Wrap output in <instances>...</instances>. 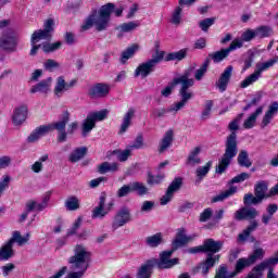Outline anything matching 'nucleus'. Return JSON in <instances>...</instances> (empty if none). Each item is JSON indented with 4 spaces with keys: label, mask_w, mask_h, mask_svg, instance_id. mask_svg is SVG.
<instances>
[{
    "label": "nucleus",
    "mask_w": 278,
    "mask_h": 278,
    "mask_svg": "<svg viewBox=\"0 0 278 278\" xmlns=\"http://www.w3.org/2000/svg\"><path fill=\"white\" fill-rule=\"evenodd\" d=\"M192 73V70L186 71L181 76L174 78V80L165 87L162 91L161 94L162 97H170L173 94V90L175 89V86L180 85L179 89V96L181 100L177 102L175 105V112H179V110H184L190 99L194 97V93L190 91V88L194 86V78H190V75Z\"/></svg>",
    "instance_id": "f257e3e1"
},
{
    "label": "nucleus",
    "mask_w": 278,
    "mask_h": 278,
    "mask_svg": "<svg viewBox=\"0 0 278 278\" xmlns=\"http://www.w3.org/2000/svg\"><path fill=\"white\" fill-rule=\"evenodd\" d=\"M244 116V114H239L237 118H235L230 124H229V129L232 131L226 139V149L225 153L222 156V160L219 161V164L216 168V173L219 175H223L229 167V164H231V160L238 155V135L236 131L240 129V119Z\"/></svg>",
    "instance_id": "f03ea898"
},
{
    "label": "nucleus",
    "mask_w": 278,
    "mask_h": 278,
    "mask_svg": "<svg viewBox=\"0 0 278 278\" xmlns=\"http://www.w3.org/2000/svg\"><path fill=\"white\" fill-rule=\"evenodd\" d=\"M71 121V113L68 111H65L61 115V119L59 122H55L53 124L49 125H42L36 128L39 136L42 138V136H47V134H50V131H53V129H56L59 132L58 136V142H66V125H68V122Z\"/></svg>",
    "instance_id": "7ed1b4c3"
},
{
    "label": "nucleus",
    "mask_w": 278,
    "mask_h": 278,
    "mask_svg": "<svg viewBox=\"0 0 278 278\" xmlns=\"http://www.w3.org/2000/svg\"><path fill=\"white\" fill-rule=\"evenodd\" d=\"M162 60H164V51L160 50V43H156L154 47V53L152 54V58L141 63L135 70V77H142L143 79L146 77H149V75H151V73L155 71V66L160 64Z\"/></svg>",
    "instance_id": "20e7f679"
},
{
    "label": "nucleus",
    "mask_w": 278,
    "mask_h": 278,
    "mask_svg": "<svg viewBox=\"0 0 278 278\" xmlns=\"http://www.w3.org/2000/svg\"><path fill=\"white\" fill-rule=\"evenodd\" d=\"M114 3H106L100 8V10L93 11V23L98 31H105L110 27V21L112 18V12H114Z\"/></svg>",
    "instance_id": "39448f33"
},
{
    "label": "nucleus",
    "mask_w": 278,
    "mask_h": 278,
    "mask_svg": "<svg viewBox=\"0 0 278 278\" xmlns=\"http://www.w3.org/2000/svg\"><path fill=\"white\" fill-rule=\"evenodd\" d=\"M174 253L175 250L173 249L163 251L160 253V260L150 258V262H154V267L157 266L161 270L173 268V266H177V264H179V258H170Z\"/></svg>",
    "instance_id": "423d86ee"
},
{
    "label": "nucleus",
    "mask_w": 278,
    "mask_h": 278,
    "mask_svg": "<svg viewBox=\"0 0 278 278\" xmlns=\"http://www.w3.org/2000/svg\"><path fill=\"white\" fill-rule=\"evenodd\" d=\"M0 49L7 53H16L18 50V34L7 33L0 37Z\"/></svg>",
    "instance_id": "0eeeda50"
},
{
    "label": "nucleus",
    "mask_w": 278,
    "mask_h": 278,
    "mask_svg": "<svg viewBox=\"0 0 278 278\" xmlns=\"http://www.w3.org/2000/svg\"><path fill=\"white\" fill-rule=\"evenodd\" d=\"M127 223H131V210L127 206H122L113 217V231L121 229V227H125Z\"/></svg>",
    "instance_id": "6e6552de"
},
{
    "label": "nucleus",
    "mask_w": 278,
    "mask_h": 278,
    "mask_svg": "<svg viewBox=\"0 0 278 278\" xmlns=\"http://www.w3.org/2000/svg\"><path fill=\"white\" fill-rule=\"evenodd\" d=\"M181 186H184V179H181V177L175 178L168 186L165 194L160 199L161 205H168L169 201H173L175 192L181 190Z\"/></svg>",
    "instance_id": "1a4fd4ad"
},
{
    "label": "nucleus",
    "mask_w": 278,
    "mask_h": 278,
    "mask_svg": "<svg viewBox=\"0 0 278 278\" xmlns=\"http://www.w3.org/2000/svg\"><path fill=\"white\" fill-rule=\"evenodd\" d=\"M260 216V211L253 206H243L233 214L235 220H255Z\"/></svg>",
    "instance_id": "9d476101"
},
{
    "label": "nucleus",
    "mask_w": 278,
    "mask_h": 278,
    "mask_svg": "<svg viewBox=\"0 0 278 278\" xmlns=\"http://www.w3.org/2000/svg\"><path fill=\"white\" fill-rule=\"evenodd\" d=\"M75 84H77V80H71L70 83H66L64 79V76H59L56 78V83L54 86V94L55 97H62L64 92H68L71 88H75Z\"/></svg>",
    "instance_id": "9b49d317"
},
{
    "label": "nucleus",
    "mask_w": 278,
    "mask_h": 278,
    "mask_svg": "<svg viewBox=\"0 0 278 278\" xmlns=\"http://www.w3.org/2000/svg\"><path fill=\"white\" fill-rule=\"evenodd\" d=\"M29 113V108L26 104H21L13 111L12 122L15 127L21 126L25 121H27V114Z\"/></svg>",
    "instance_id": "f8f14e48"
},
{
    "label": "nucleus",
    "mask_w": 278,
    "mask_h": 278,
    "mask_svg": "<svg viewBox=\"0 0 278 278\" xmlns=\"http://www.w3.org/2000/svg\"><path fill=\"white\" fill-rule=\"evenodd\" d=\"M231 75H233V66H227L224 72L220 74L218 80L215 83L218 90L225 92L227 90V86H229V81H231Z\"/></svg>",
    "instance_id": "ddd939ff"
},
{
    "label": "nucleus",
    "mask_w": 278,
    "mask_h": 278,
    "mask_svg": "<svg viewBox=\"0 0 278 278\" xmlns=\"http://www.w3.org/2000/svg\"><path fill=\"white\" fill-rule=\"evenodd\" d=\"M216 262H220V255L207 253L205 261L198 265L197 270H201L202 275L205 276L210 273V268H214Z\"/></svg>",
    "instance_id": "4468645a"
},
{
    "label": "nucleus",
    "mask_w": 278,
    "mask_h": 278,
    "mask_svg": "<svg viewBox=\"0 0 278 278\" xmlns=\"http://www.w3.org/2000/svg\"><path fill=\"white\" fill-rule=\"evenodd\" d=\"M52 84H53L52 77H48L43 80H40L39 83H37L30 88V94H36V92H39L40 94H49V92H51Z\"/></svg>",
    "instance_id": "2eb2a0df"
},
{
    "label": "nucleus",
    "mask_w": 278,
    "mask_h": 278,
    "mask_svg": "<svg viewBox=\"0 0 278 278\" xmlns=\"http://www.w3.org/2000/svg\"><path fill=\"white\" fill-rule=\"evenodd\" d=\"M105 193H101L99 205L92 210L91 218H105L110 214V207H105Z\"/></svg>",
    "instance_id": "dca6fc26"
},
{
    "label": "nucleus",
    "mask_w": 278,
    "mask_h": 278,
    "mask_svg": "<svg viewBox=\"0 0 278 278\" xmlns=\"http://www.w3.org/2000/svg\"><path fill=\"white\" fill-rule=\"evenodd\" d=\"M188 242H192V237L186 236V229H179L176 233V238L172 243V250L177 251V249H181V247H186Z\"/></svg>",
    "instance_id": "f3484780"
},
{
    "label": "nucleus",
    "mask_w": 278,
    "mask_h": 278,
    "mask_svg": "<svg viewBox=\"0 0 278 278\" xmlns=\"http://www.w3.org/2000/svg\"><path fill=\"white\" fill-rule=\"evenodd\" d=\"M108 94H110V86L104 84H97L89 89V96L91 99H101L103 97H108Z\"/></svg>",
    "instance_id": "a211bd4d"
},
{
    "label": "nucleus",
    "mask_w": 278,
    "mask_h": 278,
    "mask_svg": "<svg viewBox=\"0 0 278 278\" xmlns=\"http://www.w3.org/2000/svg\"><path fill=\"white\" fill-rule=\"evenodd\" d=\"M155 268V261H146L137 271V278H151L153 269Z\"/></svg>",
    "instance_id": "6ab92c4d"
},
{
    "label": "nucleus",
    "mask_w": 278,
    "mask_h": 278,
    "mask_svg": "<svg viewBox=\"0 0 278 278\" xmlns=\"http://www.w3.org/2000/svg\"><path fill=\"white\" fill-rule=\"evenodd\" d=\"M202 247L204 249V253H211V255H214V253H218L220 249H223V241L206 239Z\"/></svg>",
    "instance_id": "aec40b11"
},
{
    "label": "nucleus",
    "mask_w": 278,
    "mask_h": 278,
    "mask_svg": "<svg viewBox=\"0 0 278 278\" xmlns=\"http://www.w3.org/2000/svg\"><path fill=\"white\" fill-rule=\"evenodd\" d=\"M175 132L173 131V129L167 130L160 141L159 152L164 153V151H167L168 148L173 144Z\"/></svg>",
    "instance_id": "412c9836"
},
{
    "label": "nucleus",
    "mask_w": 278,
    "mask_h": 278,
    "mask_svg": "<svg viewBox=\"0 0 278 278\" xmlns=\"http://www.w3.org/2000/svg\"><path fill=\"white\" fill-rule=\"evenodd\" d=\"M266 192H268V182L264 180L257 182L254 188V194L261 203L264 199H270Z\"/></svg>",
    "instance_id": "4be33fe9"
},
{
    "label": "nucleus",
    "mask_w": 278,
    "mask_h": 278,
    "mask_svg": "<svg viewBox=\"0 0 278 278\" xmlns=\"http://www.w3.org/2000/svg\"><path fill=\"white\" fill-rule=\"evenodd\" d=\"M136 116V109L130 108L128 111L125 113L123 117V122L119 128V134H125L131 127V121Z\"/></svg>",
    "instance_id": "5701e85b"
},
{
    "label": "nucleus",
    "mask_w": 278,
    "mask_h": 278,
    "mask_svg": "<svg viewBox=\"0 0 278 278\" xmlns=\"http://www.w3.org/2000/svg\"><path fill=\"white\" fill-rule=\"evenodd\" d=\"M14 245L9 241L0 249V261L8 262L10 257H14Z\"/></svg>",
    "instance_id": "b1692460"
},
{
    "label": "nucleus",
    "mask_w": 278,
    "mask_h": 278,
    "mask_svg": "<svg viewBox=\"0 0 278 278\" xmlns=\"http://www.w3.org/2000/svg\"><path fill=\"white\" fill-rule=\"evenodd\" d=\"M98 173L106 175V173H118V163L103 162L98 165Z\"/></svg>",
    "instance_id": "393cba45"
},
{
    "label": "nucleus",
    "mask_w": 278,
    "mask_h": 278,
    "mask_svg": "<svg viewBox=\"0 0 278 278\" xmlns=\"http://www.w3.org/2000/svg\"><path fill=\"white\" fill-rule=\"evenodd\" d=\"M262 112H264V106H260L258 109H256V111L244 121V129H253V127H255L257 116H260Z\"/></svg>",
    "instance_id": "a878e982"
},
{
    "label": "nucleus",
    "mask_w": 278,
    "mask_h": 278,
    "mask_svg": "<svg viewBox=\"0 0 278 278\" xmlns=\"http://www.w3.org/2000/svg\"><path fill=\"white\" fill-rule=\"evenodd\" d=\"M260 227V223L257 220L252 219L250 225L247 227V229L243 230V233L239 235V241L240 242H247V239Z\"/></svg>",
    "instance_id": "bb28decb"
},
{
    "label": "nucleus",
    "mask_w": 278,
    "mask_h": 278,
    "mask_svg": "<svg viewBox=\"0 0 278 278\" xmlns=\"http://www.w3.org/2000/svg\"><path fill=\"white\" fill-rule=\"evenodd\" d=\"M238 192V187L231 186L228 190L220 192L212 199V203H218L220 201H225V199H229V197H233Z\"/></svg>",
    "instance_id": "cd10ccee"
},
{
    "label": "nucleus",
    "mask_w": 278,
    "mask_h": 278,
    "mask_svg": "<svg viewBox=\"0 0 278 278\" xmlns=\"http://www.w3.org/2000/svg\"><path fill=\"white\" fill-rule=\"evenodd\" d=\"M49 201H51V192L45 193L41 202L35 201L34 212H45L49 207Z\"/></svg>",
    "instance_id": "c85d7f7f"
},
{
    "label": "nucleus",
    "mask_w": 278,
    "mask_h": 278,
    "mask_svg": "<svg viewBox=\"0 0 278 278\" xmlns=\"http://www.w3.org/2000/svg\"><path fill=\"white\" fill-rule=\"evenodd\" d=\"M51 34L39 29L35 30L30 38V45H36L37 42H40V40H51Z\"/></svg>",
    "instance_id": "c756f323"
},
{
    "label": "nucleus",
    "mask_w": 278,
    "mask_h": 278,
    "mask_svg": "<svg viewBox=\"0 0 278 278\" xmlns=\"http://www.w3.org/2000/svg\"><path fill=\"white\" fill-rule=\"evenodd\" d=\"M201 153V148L195 147L190 153L187 159L188 166H197L198 164H201V157H199Z\"/></svg>",
    "instance_id": "7c9ffc66"
},
{
    "label": "nucleus",
    "mask_w": 278,
    "mask_h": 278,
    "mask_svg": "<svg viewBox=\"0 0 278 278\" xmlns=\"http://www.w3.org/2000/svg\"><path fill=\"white\" fill-rule=\"evenodd\" d=\"M163 241L164 239L162 237V232H157L155 235H152L146 238V244L151 249H155L160 247V244H162Z\"/></svg>",
    "instance_id": "2f4dec72"
},
{
    "label": "nucleus",
    "mask_w": 278,
    "mask_h": 278,
    "mask_svg": "<svg viewBox=\"0 0 278 278\" xmlns=\"http://www.w3.org/2000/svg\"><path fill=\"white\" fill-rule=\"evenodd\" d=\"M65 207L68 212H77V210L81 207L79 198H77L76 195L68 197L65 200Z\"/></svg>",
    "instance_id": "473e14b6"
},
{
    "label": "nucleus",
    "mask_w": 278,
    "mask_h": 278,
    "mask_svg": "<svg viewBox=\"0 0 278 278\" xmlns=\"http://www.w3.org/2000/svg\"><path fill=\"white\" fill-rule=\"evenodd\" d=\"M14 247V242L18 244V247H23V244H27L29 242V233L25 237L21 236V231H13L12 238L8 241Z\"/></svg>",
    "instance_id": "72a5a7b5"
},
{
    "label": "nucleus",
    "mask_w": 278,
    "mask_h": 278,
    "mask_svg": "<svg viewBox=\"0 0 278 278\" xmlns=\"http://www.w3.org/2000/svg\"><path fill=\"white\" fill-rule=\"evenodd\" d=\"M266 255V250L262 248H255L253 252L249 255L248 260L250 264H256L257 262L262 261V258Z\"/></svg>",
    "instance_id": "f704fd0d"
},
{
    "label": "nucleus",
    "mask_w": 278,
    "mask_h": 278,
    "mask_svg": "<svg viewBox=\"0 0 278 278\" xmlns=\"http://www.w3.org/2000/svg\"><path fill=\"white\" fill-rule=\"evenodd\" d=\"M229 53H230L229 50L227 48H225L219 51L210 53L208 58H211V60H213V62L215 64H218V63L223 62V60H225V58H228Z\"/></svg>",
    "instance_id": "c9c22d12"
},
{
    "label": "nucleus",
    "mask_w": 278,
    "mask_h": 278,
    "mask_svg": "<svg viewBox=\"0 0 278 278\" xmlns=\"http://www.w3.org/2000/svg\"><path fill=\"white\" fill-rule=\"evenodd\" d=\"M237 162L239 166H242L244 168H251V166H253V162H251V159H249V152H247L245 150H242L239 153Z\"/></svg>",
    "instance_id": "e433bc0d"
},
{
    "label": "nucleus",
    "mask_w": 278,
    "mask_h": 278,
    "mask_svg": "<svg viewBox=\"0 0 278 278\" xmlns=\"http://www.w3.org/2000/svg\"><path fill=\"white\" fill-rule=\"evenodd\" d=\"M260 77H262V75L260 74V72L257 70L254 71V73H252L251 75H249L242 83H241V88H249V86H253V84H255V81L260 80Z\"/></svg>",
    "instance_id": "4c0bfd02"
},
{
    "label": "nucleus",
    "mask_w": 278,
    "mask_h": 278,
    "mask_svg": "<svg viewBox=\"0 0 278 278\" xmlns=\"http://www.w3.org/2000/svg\"><path fill=\"white\" fill-rule=\"evenodd\" d=\"M277 62H278V56H274L273 59H269L268 61H266L264 63H257L256 71L258 72V74L262 75V73H264V71H268V68H273V65L277 64Z\"/></svg>",
    "instance_id": "58836bf2"
},
{
    "label": "nucleus",
    "mask_w": 278,
    "mask_h": 278,
    "mask_svg": "<svg viewBox=\"0 0 278 278\" xmlns=\"http://www.w3.org/2000/svg\"><path fill=\"white\" fill-rule=\"evenodd\" d=\"M277 62H278V56H274L273 59H269L268 61H266L264 63H257L256 71L258 72V74L262 75V73H264V71H268V68H273V65L277 64Z\"/></svg>",
    "instance_id": "ea45409f"
},
{
    "label": "nucleus",
    "mask_w": 278,
    "mask_h": 278,
    "mask_svg": "<svg viewBox=\"0 0 278 278\" xmlns=\"http://www.w3.org/2000/svg\"><path fill=\"white\" fill-rule=\"evenodd\" d=\"M86 153H88V148L86 147L77 148L70 155V162H73V163L79 162V160H83Z\"/></svg>",
    "instance_id": "a19ab883"
},
{
    "label": "nucleus",
    "mask_w": 278,
    "mask_h": 278,
    "mask_svg": "<svg viewBox=\"0 0 278 278\" xmlns=\"http://www.w3.org/2000/svg\"><path fill=\"white\" fill-rule=\"evenodd\" d=\"M97 127L94 121L88 115L86 119L83 122V137L86 138L90 131H92Z\"/></svg>",
    "instance_id": "79ce46f5"
},
{
    "label": "nucleus",
    "mask_w": 278,
    "mask_h": 278,
    "mask_svg": "<svg viewBox=\"0 0 278 278\" xmlns=\"http://www.w3.org/2000/svg\"><path fill=\"white\" fill-rule=\"evenodd\" d=\"M250 266H253L252 263L249 261L248 257H241L237 261L236 266H235V271L236 275H239V273H242L244 268H249Z\"/></svg>",
    "instance_id": "37998d69"
},
{
    "label": "nucleus",
    "mask_w": 278,
    "mask_h": 278,
    "mask_svg": "<svg viewBox=\"0 0 278 278\" xmlns=\"http://www.w3.org/2000/svg\"><path fill=\"white\" fill-rule=\"evenodd\" d=\"M188 55V49H181L177 52H172L167 55L166 60L167 62H172L177 60L178 62H181V60H185V58Z\"/></svg>",
    "instance_id": "c03bdc74"
},
{
    "label": "nucleus",
    "mask_w": 278,
    "mask_h": 278,
    "mask_svg": "<svg viewBox=\"0 0 278 278\" xmlns=\"http://www.w3.org/2000/svg\"><path fill=\"white\" fill-rule=\"evenodd\" d=\"M130 184L132 187V192H137L139 197H144V194H149V188L146 187L143 182L135 181Z\"/></svg>",
    "instance_id": "a18cd8bd"
},
{
    "label": "nucleus",
    "mask_w": 278,
    "mask_h": 278,
    "mask_svg": "<svg viewBox=\"0 0 278 278\" xmlns=\"http://www.w3.org/2000/svg\"><path fill=\"white\" fill-rule=\"evenodd\" d=\"M212 168V161H208L204 166H200L195 169V175L201 181L204 177L207 176V173H210V169Z\"/></svg>",
    "instance_id": "49530a36"
},
{
    "label": "nucleus",
    "mask_w": 278,
    "mask_h": 278,
    "mask_svg": "<svg viewBox=\"0 0 278 278\" xmlns=\"http://www.w3.org/2000/svg\"><path fill=\"white\" fill-rule=\"evenodd\" d=\"M108 114H110V111H108V109H104L102 111L89 113L88 116H90L93 123L97 124L100 121H105V118H108Z\"/></svg>",
    "instance_id": "de8ad7c7"
},
{
    "label": "nucleus",
    "mask_w": 278,
    "mask_h": 278,
    "mask_svg": "<svg viewBox=\"0 0 278 278\" xmlns=\"http://www.w3.org/2000/svg\"><path fill=\"white\" fill-rule=\"evenodd\" d=\"M136 51H138V46H132L127 48L124 52H122L121 64H127V60L134 58Z\"/></svg>",
    "instance_id": "09e8293b"
},
{
    "label": "nucleus",
    "mask_w": 278,
    "mask_h": 278,
    "mask_svg": "<svg viewBox=\"0 0 278 278\" xmlns=\"http://www.w3.org/2000/svg\"><path fill=\"white\" fill-rule=\"evenodd\" d=\"M210 66V59H206L205 62L195 71L194 78L197 81H201L205 74L207 73V67Z\"/></svg>",
    "instance_id": "8fccbe9b"
},
{
    "label": "nucleus",
    "mask_w": 278,
    "mask_h": 278,
    "mask_svg": "<svg viewBox=\"0 0 278 278\" xmlns=\"http://www.w3.org/2000/svg\"><path fill=\"white\" fill-rule=\"evenodd\" d=\"M236 277V273H229L226 265H220L216 270L214 278H233Z\"/></svg>",
    "instance_id": "3c124183"
},
{
    "label": "nucleus",
    "mask_w": 278,
    "mask_h": 278,
    "mask_svg": "<svg viewBox=\"0 0 278 278\" xmlns=\"http://www.w3.org/2000/svg\"><path fill=\"white\" fill-rule=\"evenodd\" d=\"M137 27H140V23L138 22H128L121 24L117 29H119L122 33L127 34L129 31H134V29H137Z\"/></svg>",
    "instance_id": "603ef678"
},
{
    "label": "nucleus",
    "mask_w": 278,
    "mask_h": 278,
    "mask_svg": "<svg viewBox=\"0 0 278 278\" xmlns=\"http://www.w3.org/2000/svg\"><path fill=\"white\" fill-rule=\"evenodd\" d=\"M35 205H36L35 200H29L28 202H26V211L21 214L20 223H25V220H27V217L29 216V213L34 212Z\"/></svg>",
    "instance_id": "864d4df0"
},
{
    "label": "nucleus",
    "mask_w": 278,
    "mask_h": 278,
    "mask_svg": "<svg viewBox=\"0 0 278 278\" xmlns=\"http://www.w3.org/2000/svg\"><path fill=\"white\" fill-rule=\"evenodd\" d=\"M113 155H116L117 160L119 162H127V160H129V157L131 156V150H130V148H128V149H126L124 151L114 150L113 151Z\"/></svg>",
    "instance_id": "5fc2aeb1"
},
{
    "label": "nucleus",
    "mask_w": 278,
    "mask_h": 278,
    "mask_svg": "<svg viewBox=\"0 0 278 278\" xmlns=\"http://www.w3.org/2000/svg\"><path fill=\"white\" fill-rule=\"evenodd\" d=\"M168 112H175V104L174 106H169L168 109H154L152 111L153 118H164L168 114Z\"/></svg>",
    "instance_id": "6e6d98bb"
},
{
    "label": "nucleus",
    "mask_w": 278,
    "mask_h": 278,
    "mask_svg": "<svg viewBox=\"0 0 278 278\" xmlns=\"http://www.w3.org/2000/svg\"><path fill=\"white\" fill-rule=\"evenodd\" d=\"M273 36V28L270 26H261L256 28L257 38H268Z\"/></svg>",
    "instance_id": "4d7b16f0"
},
{
    "label": "nucleus",
    "mask_w": 278,
    "mask_h": 278,
    "mask_svg": "<svg viewBox=\"0 0 278 278\" xmlns=\"http://www.w3.org/2000/svg\"><path fill=\"white\" fill-rule=\"evenodd\" d=\"M47 160H49V154H43L40 156V159L38 161H36L33 165H31V170L33 173H41L42 172V162H47Z\"/></svg>",
    "instance_id": "13d9d810"
},
{
    "label": "nucleus",
    "mask_w": 278,
    "mask_h": 278,
    "mask_svg": "<svg viewBox=\"0 0 278 278\" xmlns=\"http://www.w3.org/2000/svg\"><path fill=\"white\" fill-rule=\"evenodd\" d=\"M131 192H134L132 187H131V182L128 185H124L122 186L117 192H116V197L118 199H123L124 197H129V194H131Z\"/></svg>",
    "instance_id": "bf43d9fd"
},
{
    "label": "nucleus",
    "mask_w": 278,
    "mask_h": 278,
    "mask_svg": "<svg viewBox=\"0 0 278 278\" xmlns=\"http://www.w3.org/2000/svg\"><path fill=\"white\" fill-rule=\"evenodd\" d=\"M60 47H62L61 41H56L54 43H42L41 45V49H42L43 53H53V51H58V49H60Z\"/></svg>",
    "instance_id": "052dcab7"
},
{
    "label": "nucleus",
    "mask_w": 278,
    "mask_h": 278,
    "mask_svg": "<svg viewBox=\"0 0 278 278\" xmlns=\"http://www.w3.org/2000/svg\"><path fill=\"white\" fill-rule=\"evenodd\" d=\"M215 22H216V18L207 17V18L200 21L198 25H199L200 29H202V31L206 33L212 27V25H214Z\"/></svg>",
    "instance_id": "680f3d73"
},
{
    "label": "nucleus",
    "mask_w": 278,
    "mask_h": 278,
    "mask_svg": "<svg viewBox=\"0 0 278 278\" xmlns=\"http://www.w3.org/2000/svg\"><path fill=\"white\" fill-rule=\"evenodd\" d=\"M181 12H184V9L180 5L174 10L170 18L173 25H179L181 23Z\"/></svg>",
    "instance_id": "e2e57ef3"
},
{
    "label": "nucleus",
    "mask_w": 278,
    "mask_h": 278,
    "mask_svg": "<svg viewBox=\"0 0 278 278\" xmlns=\"http://www.w3.org/2000/svg\"><path fill=\"white\" fill-rule=\"evenodd\" d=\"M243 203L244 205H260L262 202L253 193H247L243 197Z\"/></svg>",
    "instance_id": "0e129e2a"
},
{
    "label": "nucleus",
    "mask_w": 278,
    "mask_h": 278,
    "mask_svg": "<svg viewBox=\"0 0 278 278\" xmlns=\"http://www.w3.org/2000/svg\"><path fill=\"white\" fill-rule=\"evenodd\" d=\"M43 68L49 71V73H53L55 68H60V63L53 59H48L43 64Z\"/></svg>",
    "instance_id": "69168bd1"
},
{
    "label": "nucleus",
    "mask_w": 278,
    "mask_h": 278,
    "mask_svg": "<svg viewBox=\"0 0 278 278\" xmlns=\"http://www.w3.org/2000/svg\"><path fill=\"white\" fill-rule=\"evenodd\" d=\"M164 181V175H149L147 179V184L149 186H159V184H162Z\"/></svg>",
    "instance_id": "338daca9"
},
{
    "label": "nucleus",
    "mask_w": 278,
    "mask_h": 278,
    "mask_svg": "<svg viewBox=\"0 0 278 278\" xmlns=\"http://www.w3.org/2000/svg\"><path fill=\"white\" fill-rule=\"evenodd\" d=\"M94 27V15L92 13L84 21L81 25V31H88V29H91Z\"/></svg>",
    "instance_id": "774afa93"
}]
</instances>
